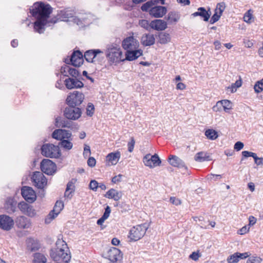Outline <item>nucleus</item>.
<instances>
[{"mask_svg": "<svg viewBox=\"0 0 263 263\" xmlns=\"http://www.w3.org/2000/svg\"><path fill=\"white\" fill-rule=\"evenodd\" d=\"M168 22V23H176L177 22L180 18V15L179 13L175 11L170 12L167 17H165Z\"/></svg>", "mask_w": 263, "mask_h": 263, "instance_id": "obj_33", "label": "nucleus"}, {"mask_svg": "<svg viewBox=\"0 0 263 263\" xmlns=\"http://www.w3.org/2000/svg\"><path fill=\"white\" fill-rule=\"evenodd\" d=\"M167 28V23L162 20L157 19L151 22V28L157 31H163Z\"/></svg>", "mask_w": 263, "mask_h": 263, "instance_id": "obj_25", "label": "nucleus"}, {"mask_svg": "<svg viewBox=\"0 0 263 263\" xmlns=\"http://www.w3.org/2000/svg\"><path fill=\"white\" fill-rule=\"evenodd\" d=\"M70 70V66L64 65L61 68V72L64 76L68 77V70Z\"/></svg>", "mask_w": 263, "mask_h": 263, "instance_id": "obj_51", "label": "nucleus"}, {"mask_svg": "<svg viewBox=\"0 0 263 263\" xmlns=\"http://www.w3.org/2000/svg\"><path fill=\"white\" fill-rule=\"evenodd\" d=\"M168 161L170 165L174 167H177L183 169L185 172H187L188 167L182 160L176 155H170L168 158Z\"/></svg>", "mask_w": 263, "mask_h": 263, "instance_id": "obj_15", "label": "nucleus"}, {"mask_svg": "<svg viewBox=\"0 0 263 263\" xmlns=\"http://www.w3.org/2000/svg\"><path fill=\"white\" fill-rule=\"evenodd\" d=\"M96 161L93 157H90L87 160V164L90 167H93L95 165Z\"/></svg>", "mask_w": 263, "mask_h": 263, "instance_id": "obj_63", "label": "nucleus"}, {"mask_svg": "<svg viewBox=\"0 0 263 263\" xmlns=\"http://www.w3.org/2000/svg\"><path fill=\"white\" fill-rule=\"evenodd\" d=\"M15 223L16 226L21 229H28L31 225L30 220L24 216L17 217L15 220Z\"/></svg>", "mask_w": 263, "mask_h": 263, "instance_id": "obj_26", "label": "nucleus"}, {"mask_svg": "<svg viewBox=\"0 0 263 263\" xmlns=\"http://www.w3.org/2000/svg\"><path fill=\"white\" fill-rule=\"evenodd\" d=\"M159 42L161 44H166L171 41V37L169 33L161 32L158 34Z\"/></svg>", "mask_w": 263, "mask_h": 263, "instance_id": "obj_32", "label": "nucleus"}, {"mask_svg": "<svg viewBox=\"0 0 263 263\" xmlns=\"http://www.w3.org/2000/svg\"><path fill=\"white\" fill-rule=\"evenodd\" d=\"M83 55L81 52L79 50L74 51L70 59H65V62L69 64L70 62L74 66H80L83 63Z\"/></svg>", "mask_w": 263, "mask_h": 263, "instance_id": "obj_13", "label": "nucleus"}, {"mask_svg": "<svg viewBox=\"0 0 263 263\" xmlns=\"http://www.w3.org/2000/svg\"><path fill=\"white\" fill-rule=\"evenodd\" d=\"M40 167L42 171L48 175H51L56 172L55 164L48 159H44L41 161Z\"/></svg>", "mask_w": 263, "mask_h": 263, "instance_id": "obj_9", "label": "nucleus"}, {"mask_svg": "<svg viewBox=\"0 0 263 263\" xmlns=\"http://www.w3.org/2000/svg\"><path fill=\"white\" fill-rule=\"evenodd\" d=\"M256 155V154L251 152H249L247 151H243L242 152V158L241 160L242 161L243 160V158H246L249 157H252L254 158Z\"/></svg>", "mask_w": 263, "mask_h": 263, "instance_id": "obj_50", "label": "nucleus"}, {"mask_svg": "<svg viewBox=\"0 0 263 263\" xmlns=\"http://www.w3.org/2000/svg\"><path fill=\"white\" fill-rule=\"evenodd\" d=\"M74 189L75 186L74 183L72 181L68 182L64 194L65 197L71 198L72 196V193L74 191Z\"/></svg>", "mask_w": 263, "mask_h": 263, "instance_id": "obj_34", "label": "nucleus"}, {"mask_svg": "<svg viewBox=\"0 0 263 263\" xmlns=\"http://www.w3.org/2000/svg\"><path fill=\"white\" fill-rule=\"evenodd\" d=\"M99 53V49L89 50L84 53V57L88 62H93V59Z\"/></svg>", "mask_w": 263, "mask_h": 263, "instance_id": "obj_30", "label": "nucleus"}, {"mask_svg": "<svg viewBox=\"0 0 263 263\" xmlns=\"http://www.w3.org/2000/svg\"><path fill=\"white\" fill-rule=\"evenodd\" d=\"M46 261L47 259L43 254L39 253L34 254L33 263H46Z\"/></svg>", "mask_w": 263, "mask_h": 263, "instance_id": "obj_37", "label": "nucleus"}, {"mask_svg": "<svg viewBox=\"0 0 263 263\" xmlns=\"http://www.w3.org/2000/svg\"><path fill=\"white\" fill-rule=\"evenodd\" d=\"M90 154V149L89 146L85 145L84 148L83 155L84 157H88Z\"/></svg>", "mask_w": 263, "mask_h": 263, "instance_id": "obj_59", "label": "nucleus"}, {"mask_svg": "<svg viewBox=\"0 0 263 263\" xmlns=\"http://www.w3.org/2000/svg\"><path fill=\"white\" fill-rule=\"evenodd\" d=\"M135 144V141L134 137L130 138V140L127 143L128 151L130 153L132 152L134 150Z\"/></svg>", "mask_w": 263, "mask_h": 263, "instance_id": "obj_52", "label": "nucleus"}, {"mask_svg": "<svg viewBox=\"0 0 263 263\" xmlns=\"http://www.w3.org/2000/svg\"><path fill=\"white\" fill-rule=\"evenodd\" d=\"M122 177V175L121 174H119L117 176H115L112 178L111 182L114 183H117L118 182H121Z\"/></svg>", "mask_w": 263, "mask_h": 263, "instance_id": "obj_58", "label": "nucleus"}, {"mask_svg": "<svg viewBox=\"0 0 263 263\" xmlns=\"http://www.w3.org/2000/svg\"><path fill=\"white\" fill-rule=\"evenodd\" d=\"M205 135L210 140H214L217 138L218 135L217 132L213 129H208L205 132Z\"/></svg>", "mask_w": 263, "mask_h": 263, "instance_id": "obj_38", "label": "nucleus"}, {"mask_svg": "<svg viewBox=\"0 0 263 263\" xmlns=\"http://www.w3.org/2000/svg\"><path fill=\"white\" fill-rule=\"evenodd\" d=\"M14 225V221L12 218L6 215H0V228L4 230L9 231Z\"/></svg>", "mask_w": 263, "mask_h": 263, "instance_id": "obj_17", "label": "nucleus"}, {"mask_svg": "<svg viewBox=\"0 0 263 263\" xmlns=\"http://www.w3.org/2000/svg\"><path fill=\"white\" fill-rule=\"evenodd\" d=\"M139 46V44L138 41L133 36L126 37L123 40L122 43V46L126 51L137 49Z\"/></svg>", "mask_w": 263, "mask_h": 263, "instance_id": "obj_12", "label": "nucleus"}, {"mask_svg": "<svg viewBox=\"0 0 263 263\" xmlns=\"http://www.w3.org/2000/svg\"><path fill=\"white\" fill-rule=\"evenodd\" d=\"M243 146L244 144L242 142L240 141H237L235 143L234 148L236 151H239L242 149Z\"/></svg>", "mask_w": 263, "mask_h": 263, "instance_id": "obj_56", "label": "nucleus"}, {"mask_svg": "<svg viewBox=\"0 0 263 263\" xmlns=\"http://www.w3.org/2000/svg\"><path fill=\"white\" fill-rule=\"evenodd\" d=\"M142 44L144 46H150L155 44V39L152 34H144L141 39Z\"/></svg>", "mask_w": 263, "mask_h": 263, "instance_id": "obj_28", "label": "nucleus"}, {"mask_svg": "<svg viewBox=\"0 0 263 263\" xmlns=\"http://www.w3.org/2000/svg\"><path fill=\"white\" fill-rule=\"evenodd\" d=\"M143 161L145 165L150 168L159 166L161 163V159L156 154L154 155H151L149 154L146 155L143 157Z\"/></svg>", "mask_w": 263, "mask_h": 263, "instance_id": "obj_11", "label": "nucleus"}, {"mask_svg": "<svg viewBox=\"0 0 263 263\" xmlns=\"http://www.w3.org/2000/svg\"><path fill=\"white\" fill-rule=\"evenodd\" d=\"M21 194L25 200L29 203H33L36 200V194L31 187L23 186L21 190Z\"/></svg>", "mask_w": 263, "mask_h": 263, "instance_id": "obj_14", "label": "nucleus"}, {"mask_svg": "<svg viewBox=\"0 0 263 263\" xmlns=\"http://www.w3.org/2000/svg\"><path fill=\"white\" fill-rule=\"evenodd\" d=\"M120 157V153L117 152L116 153H110L106 156V160L107 161L111 162L112 163L113 161H118Z\"/></svg>", "mask_w": 263, "mask_h": 263, "instance_id": "obj_36", "label": "nucleus"}, {"mask_svg": "<svg viewBox=\"0 0 263 263\" xmlns=\"http://www.w3.org/2000/svg\"><path fill=\"white\" fill-rule=\"evenodd\" d=\"M143 54L141 49H132L125 52V58L123 59L122 62L125 61H133L137 59Z\"/></svg>", "mask_w": 263, "mask_h": 263, "instance_id": "obj_22", "label": "nucleus"}, {"mask_svg": "<svg viewBox=\"0 0 263 263\" xmlns=\"http://www.w3.org/2000/svg\"><path fill=\"white\" fill-rule=\"evenodd\" d=\"M139 25L147 30H149V28H151V23H149L148 21L146 20H140L139 21Z\"/></svg>", "mask_w": 263, "mask_h": 263, "instance_id": "obj_49", "label": "nucleus"}, {"mask_svg": "<svg viewBox=\"0 0 263 263\" xmlns=\"http://www.w3.org/2000/svg\"><path fill=\"white\" fill-rule=\"evenodd\" d=\"M70 70H68V76H71L74 78H77L80 75L79 71L76 68L70 66Z\"/></svg>", "mask_w": 263, "mask_h": 263, "instance_id": "obj_47", "label": "nucleus"}, {"mask_svg": "<svg viewBox=\"0 0 263 263\" xmlns=\"http://www.w3.org/2000/svg\"><path fill=\"white\" fill-rule=\"evenodd\" d=\"M95 107L92 103H89L86 108V114L90 117L92 116L94 113Z\"/></svg>", "mask_w": 263, "mask_h": 263, "instance_id": "obj_46", "label": "nucleus"}, {"mask_svg": "<svg viewBox=\"0 0 263 263\" xmlns=\"http://www.w3.org/2000/svg\"><path fill=\"white\" fill-rule=\"evenodd\" d=\"M106 55L109 61L112 63L122 62V52L120 48L112 47L108 49Z\"/></svg>", "mask_w": 263, "mask_h": 263, "instance_id": "obj_7", "label": "nucleus"}, {"mask_svg": "<svg viewBox=\"0 0 263 263\" xmlns=\"http://www.w3.org/2000/svg\"><path fill=\"white\" fill-rule=\"evenodd\" d=\"M57 248L52 249L50 251V255L52 259L56 262L60 261L64 263H68L71 259V255L69 250H65L67 245L65 242L61 239H58L56 242Z\"/></svg>", "mask_w": 263, "mask_h": 263, "instance_id": "obj_2", "label": "nucleus"}, {"mask_svg": "<svg viewBox=\"0 0 263 263\" xmlns=\"http://www.w3.org/2000/svg\"><path fill=\"white\" fill-rule=\"evenodd\" d=\"M249 230V228L247 226H244L238 231V234L243 235L247 233Z\"/></svg>", "mask_w": 263, "mask_h": 263, "instance_id": "obj_60", "label": "nucleus"}, {"mask_svg": "<svg viewBox=\"0 0 263 263\" xmlns=\"http://www.w3.org/2000/svg\"><path fill=\"white\" fill-rule=\"evenodd\" d=\"M147 229L148 226L145 223L133 227L128 235L130 241H136L140 239L144 236Z\"/></svg>", "mask_w": 263, "mask_h": 263, "instance_id": "obj_4", "label": "nucleus"}, {"mask_svg": "<svg viewBox=\"0 0 263 263\" xmlns=\"http://www.w3.org/2000/svg\"><path fill=\"white\" fill-rule=\"evenodd\" d=\"M89 186L90 190L97 191L99 186V183L97 181L93 180L90 181Z\"/></svg>", "mask_w": 263, "mask_h": 263, "instance_id": "obj_53", "label": "nucleus"}, {"mask_svg": "<svg viewBox=\"0 0 263 263\" xmlns=\"http://www.w3.org/2000/svg\"><path fill=\"white\" fill-rule=\"evenodd\" d=\"M166 12V7L161 6H155L149 10L150 15L155 18L162 17Z\"/></svg>", "mask_w": 263, "mask_h": 263, "instance_id": "obj_20", "label": "nucleus"}, {"mask_svg": "<svg viewBox=\"0 0 263 263\" xmlns=\"http://www.w3.org/2000/svg\"><path fill=\"white\" fill-rule=\"evenodd\" d=\"M41 154L44 157L50 158H58L61 155L59 147L49 143L42 146Z\"/></svg>", "mask_w": 263, "mask_h": 263, "instance_id": "obj_5", "label": "nucleus"}, {"mask_svg": "<svg viewBox=\"0 0 263 263\" xmlns=\"http://www.w3.org/2000/svg\"><path fill=\"white\" fill-rule=\"evenodd\" d=\"M221 107L223 108L225 112H229V110L232 108L231 102L228 100L219 101L216 105L213 106V109L215 111H218Z\"/></svg>", "mask_w": 263, "mask_h": 263, "instance_id": "obj_23", "label": "nucleus"}, {"mask_svg": "<svg viewBox=\"0 0 263 263\" xmlns=\"http://www.w3.org/2000/svg\"><path fill=\"white\" fill-rule=\"evenodd\" d=\"M65 86L67 88L71 89L73 88H81L83 86V83L74 78H68L64 81Z\"/></svg>", "mask_w": 263, "mask_h": 263, "instance_id": "obj_24", "label": "nucleus"}, {"mask_svg": "<svg viewBox=\"0 0 263 263\" xmlns=\"http://www.w3.org/2000/svg\"><path fill=\"white\" fill-rule=\"evenodd\" d=\"M7 209L8 212L14 213L16 211V202L12 199L8 200L7 203Z\"/></svg>", "mask_w": 263, "mask_h": 263, "instance_id": "obj_40", "label": "nucleus"}, {"mask_svg": "<svg viewBox=\"0 0 263 263\" xmlns=\"http://www.w3.org/2000/svg\"><path fill=\"white\" fill-rule=\"evenodd\" d=\"M153 6H154V3L152 0H151L143 4L141 7V9L144 12H149V9L153 7Z\"/></svg>", "mask_w": 263, "mask_h": 263, "instance_id": "obj_41", "label": "nucleus"}, {"mask_svg": "<svg viewBox=\"0 0 263 263\" xmlns=\"http://www.w3.org/2000/svg\"><path fill=\"white\" fill-rule=\"evenodd\" d=\"M104 197L108 199H112L115 201H118L122 198V193L121 192L112 188L104 194Z\"/></svg>", "mask_w": 263, "mask_h": 263, "instance_id": "obj_27", "label": "nucleus"}, {"mask_svg": "<svg viewBox=\"0 0 263 263\" xmlns=\"http://www.w3.org/2000/svg\"><path fill=\"white\" fill-rule=\"evenodd\" d=\"M18 208L22 213L27 215L29 217H33L36 215L35 210L32 206L24 201L18 203Z\"/></svg>", "mask_w": 263, "mask_h": 263, "instance_id": "obj_19", "label": "nucleus"}, {"mask_svg": "<svg viewBox=\"0 0 263 263\" xmlns=\"http://www.w3.org/2000/svg\"><path fill=\"white\" fill-rule=\"evenodd\" d=\"M111 213V209L109 205H106V208H105V211L104 212V213L102 215V216L100 218V228L101 229H103V223L104 222V221L107 219Z\"/></svg>", "mask_w": 263, "mask_h": 263, "instance_id": "obj_35", "label": "nucleus"}, {"mask_svg": "<svg viewBox=\"0 0 263 263\" xmlns=\"http://www.w3.org/2000/svg\"><path fill=\"white\" fill-rule=\"evenodd\" d=\"M221 15V14L218 13V11L214 10V13L210 20V23L211 24H214L220 19Z\"/></svg>", "mask_w": 263, "mask_h": 263, "instance_id": "obj_43", "label": "nucleus"}, {"mask_svg": "<svg viewBox=\"0 0 263 263\" xmlns=\"http://www.w3.org/2000/svg\"><path fill=\"white\" fill-rule=\"evenodd\" d=\"M254 89L257 93H259L263 90V79L255 83L254 86Z\"/></svg>", "mask_w": 263, "mask_h": 263, "instance_id": "obj_42", "label": "nucleus"}, {"mask_svg": "<svg viewBox=\"0 0 263 263\" xmlns=\"http://www.w3.org/2000/svg\"><path fill=\"white\" fill-rule=\"evenodd\" d=\"M253 159H254L255 163L257 165H260L263 164V162H262L263 158H259L257 157V156L256 155L253 158Z\"/></svg>", "mask_w": 263, "mask_h": 263, "instance_id": "obj_62", "label": "nucleus"}, {"mask_svg": "<svg viewBox=\"0 0 263 263\" xmlns=\"http://www.w3.org/2000/svg\"><path fill=\"white\" fill-rule=\"evenodd\" d=\"M200 255L198 252H193L190 255V258L193 259V260L196 261L198 259Z\"/></svg>", "mask_w": 263, "mask_h": 263, "instance_id": "obj_61", "label": "nucleus"}, {"mask_svg": "<svg viewBox=\"0 0 263 263\" xmlns=\"http://www.w3.org/2000/svg\"><path fill=\"white\" fill-rule=\"evenodd\" d=\"M31 15L36 18L34 24V30L39 33H42L45 31V26L48 23L47 19L52 12V8L49 4L44 3H35L30 9ZM76 12L74 9L70 8H65L58 11L57 16L51 19L49 23L55 24L59 20L62 21L68 22L71 19L74 23L78 25L82 24V21L75 16Z\"/></svg>", "mask_w": 263, "mask_h": 263, "instance_id": "obj_1", "label": "nucleus"}, {"mask_svg": "<svg viewBox=\"0 0 263 263\" xmlns=\"http://www.w3.org/2000/svg\"><path fill=\"white\" fill-rule=\"evenodd\" d=\"M252 18V14L248 12V13L245 14L243 18L244 21L247 23H250L251 19Z\"/></svg>", "mask_w": 263, "mask_h": 263, "instance_id": "obj_64", "label": "nucleus"}, {"mask_svg": "<svg viewBox=\"0 0 263 263\" xmlns=\"http://www.w3.org/2000/svg\"><path fill=\"white\" fill-rule=\"evenodd\" d=\"M84 99V95L83 93L74 91L70 93L66 99V103L69 106L76 107L80 105Z\"/></svg>", "mask_w": 263, "mask_h": 263, "instance_id": "obj_6", "label": "nucleus"}, {"mask_svg": "<svg viewBox=\"0 0 263 263\" xmlns=\"http://www.w3.org/2000/svg\"><path fill=\"white\" fill-rule=\"evenodd\" d=\"M33 185L38 189H44L47 185V180L43 173L35 172L31 177Z\"/></svg>", "mask_w": 263, "mask_h": 263, "instance_id": "obj_8", "label": "nucleus"}, {"mask_svg": "<svg viewBox=\"0 0 263 263\" xmlns=\"http://www.w3.org/2000/svg\"><path fill=\"white\" fill-rule=\"evenodd\" d=\"M52 138L57 140H60L61 141L62 140L70 139L72 140V134L69 131L58 129H55L52 134Z\"/></svg>", "mask_w": 263, "mask_h": 263, "instance_id": "obj_18", "label": "nucleus"}, {"mask_svg": "<svg viewBox=\"0 0 263 263\" xmlns=\"http://www.w3.org/2000/svg\"><path fill=\"white\" fill-rule=\"evenodd\" d=\"M228 263H237L239 261L237 254L234 253L233 254L229 256L227 258Z\"/></svg>", "mask_w": 263, "mask_h": 263, "instance_id": "obj_44", "label": "nucleus"}, {"mask_svg": "<svg viewBox=\"0 0 263 263\" xmlns=\"http://www.w3.org/2000/svg\"><path fill=\"white\" fill-rule=\"evenodd\" d=\"M194 160L197 162H202L204 161H210L211 160V159L208 153L204 152H200L195 155Z\"/></svg>", "mask_w": 263, "mask_h": 263, "instance_id": "obj_29", "label": "nucleus"}, {"mask_svg": "<svg viewBox=\"0 0 263 263\" xmlns=\"http://www.w3.org/2000/svg\"><path fill=\"white\" fill-rule=\"evenodd\" d=\"M64 208V203L61 201H57L53 209L49 213L48 217L45 219V222L49 223L51 220L54 219Z\"/></svg>", "mask_w": 263, "mask_h": 263, "instance_id": "obj_16", "label": "nucleus"}, {"mask_svg": "<svg viewBox=\"0 0 263 263\" xmlns=\"http://www.w3.org/2000/svg\"><path fill=\"white\" fill-rule=\"evenodd\" d=\"M70 139L62 140L59 143L61 147L66 150H70L73 147V144Z\"/></svg>", "mask_w": 263, "mask_h": 263, "instance_id": "obj_39", "label": "nucleus"}, {"mask_svg": "<svg viewBox=\"0 0 263 263\" xmlns=\"http://www.w3.org/2000/svg\"><path fill=\"white\" fill-rule=\"evenodd\" d=\"M122 253L118 248L115 247H105L102 253V257L107 259L111 263H117L122 259Z\"/></svg>", "mask_w": 263, "mask_h": 263, "instance_id": "obj_3", "label": "nucleus"}, {"mask_svg": "<svg viewBox=\"0 0 263 263\" xmlns=\"http://www.w3.org/2000/svg\"><path fill=\"white\" fill-rule=\"evenodd\" d=\"M211 15V9L208 7L206 10L204 7H200L197 9V11L191 14L193 17L200 16L204 21L208 22Z\"/></svg>", "mask_w": 263, "mask_h": 263, "instance_id": "obj_21", "label": "nucleus"}, {"mask_svg": "<svg viewBox=\"0 0 263 263\" xmlns=\"http://www.w3.org/2000/svg\"><path fill=\"white\" fill-rule=\"evenodd\" d=\"M82 111L80 108L69 106L66 107L64 111V115L66 118L72 120L78 119L81 116Z\"/></svg>", "mask_w": 263, "mask_h": 263, "instance_id": "obj_10", "label": "nucleus"}, {"mask_svg": "<svg viewBox=\"0 0 263 263\" xmlns=\"http://www.w3.org/2000/svg\"><path fill=\"white\" fill-rule=\"evenodd\" d=\"M222 176L221 175H215L211 174L208 176V179L210 180L216 181L218 179L221 178Z\"/></svg>", "mask_w": 263, "mask_h": 263, "instance_id": "obj_55", "label": "nucleus"}, {"mask_svg": "<svg viewBox=\"0 0 263 263\" xmlns=\"http://www.w3.org/2000/svg\"><path fill=\"white\" fill-rule=\"evenodd\" d=\"M236 253L237 254L239 260L240 259H246L251 255V253L249 252H245V253H241L239 252H236Z\"/></svg>", "mask_w": 263, "mask_h": 263, "instance_id": "obj_54", "label": "nucleus"}, {"mask_svg": "<svg viewBox=\"0 0 263 263\" xmlns=\"http://www.w3.org/2000/svg\"><path fill=\"white\" fill-rule=\"evenodd\" d=\"M262 259L260 257L252 256L249 257L246 263H261Z\"/></svg>", "mask_w": 263, "mask_h": 263, "instance_id": "obj_48", "label": "nucleus"}, {"mask_svg": "<svg viewBox=\"0 0 263 263\" xmlns=\"http://www.w3.org/2000/svg\"><path fill=\"white\" fill-rule=\"evenodd\" d=\"M56 126L58 127H67L70 128L72 123L65 119H63L60 117H58L55 119Z\"/></svg>", "mask_w": 263, "mask_h": 263, "instance_id": "obj_31", "label": "nucleus"}, {"mask_svg": "<svg viewBox=\"0 0 263 263\" xmlns=\"http://www.w3.org/2000/svg\"><path fill=\"white\" fill-rule=\"evenodd\" d=\"M226 8V4L224 2H221L218 3L216 5V7L215 9V10H216L218 11V13L220 14H222L223 12L224 11Z\"/></svg>", "mask_w": 263, "mask_h": 263, "instance_id": "obj_45", "label": "nucleus"}, {"mask_svg": "<svg viewBox=\"0 0 263 263\" xmlns=\"http://www.w3.org/2000/svg\"><path fill=\"white\" fill-rule=\"evenodd\" d=\"M170 201L171 203L176 205H178L181 204L180 200L175 197H171L170 199Z\"/></svg>", "mask_w": 263, "mask_h": 263, "instance_id": "obj_57", "label": "nucleus"}]
</instances>
